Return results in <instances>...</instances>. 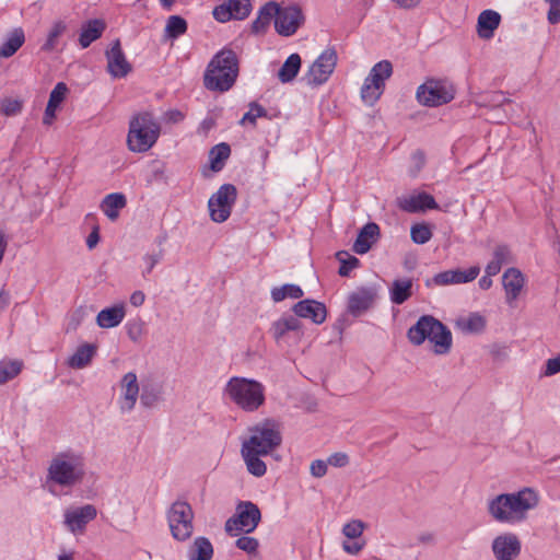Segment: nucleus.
<instances>
[{
	"label": "nucleus",
	"instance_id": "nucleus-1",
	"mask_svg": "<svg viewBox=\"0 0 560 560\" xmlns=\"http://www.w3.org/2000/svg\"><path fill=\"white\" fill-rule=\"evenodd\" d=\"M539 501L538 492L533 488L525 487L489 499L487 511L490 517L498 523L518 525L528 520L529 513L538 506Z\"/></svg>",
	"mask_w": 560,
	"mask_h": 560
},
{
	"label": "nucleus",
	"instance_id": "nucleus-2",
	"mask_svg": "<svg viewBox=\"0 0 560 560\" xmlns=\"http://www.w3.org/2000/svg\"><path fill=\"white\" fill-rule=\"evenodd\" d=\"M86 475V458L82 451L66 448L56 453L49 460L46 481L49 486L72 489L80 485Z\"/></svg>",
	"mask_w": 560,
	"mask_h": 560
},
{
	"label": "nucleus",
	"instance_id": "nucleus-3",
	"mask_svg": "<svg viewBox=\"0 0 560 560\" xmlns=\"http://www.w3.org/2000/svg\"><path fill=\"white\" fill-rule=\"evenodd\" d=\"M408 340L413 346L428 341L435 354L450 352L453 345L451 330L439 319L431 315L421 316L407 331Z\"/></svg>",
	"mask_w": 560,
	"mask_h": 560
},
{
	"label": "nucleus",
	"instance_id": "nucleus-4",
	"mask_svg": "<svg viewBox=\"0 0 560 560\" xmlns=\"http://www.w3.org/2000/svg\"><path fill=\"white\" fill-rule=\"evenodd\" d=\"M161 135V125L150 110L135 113L129 120L127 147L133 153L149 151Z\"/></svg>",
	"mask_w": 560,
	"mask_h": 560
},
{
	"label": "nucleus",
	"instance_id": "nucleus-5",
	"mask_svg": "<svg viewBox=\"0 0 560 560\" xmlns=\"http://www.w3.org/2000/svg\"><path fill=\"white\" fill-rule=\"evenodd\" d=\"M223 393L246 412L257 411L266 400L265 386L254 378L233 376L226 382Z\"/></svg>",
	"mask_w": 560,
	"mask_h": 560
},
{
	"label": "nucleus",
	"instance_id": "nucleus-6",
	"mask_svg": "<svg viewBox=\"0 0 560 560\" xmlns=\"http://www.w3.org/2000/svg\"><path fill=\"white\" fill-rule=\"evenodd\" d=\"M249 432L250 435L243 442L241 450L267 455L277 448L282 441L278 425L271 420H265L264 422L250 428Z\"/></svg>",
	"mask_w": 560,
	"mask_h": 560
},
{
	"label": "nucleus",
	"instance_id": "nucleus-7",
	"mask_svg": "<svg viewBox=\"0 0 560 560\" xmlns=\"http://www.w3.org/2000/svg\"><path fill=\"white\" fill-rule=\"evenodd\" d=\"M167 523L175 540H188L194 533V511L190 504L186 501L172 503L167 511Z\"/></svg>",
	"mask_w": 560,
	"mask_h": 560
},
{
	"label": "nucleus",
	"instance_id": "nucleus-8",
	"mask_svg": "<svg viewBox=\"0 0 560 560\" xmlns=\"http://www.w3.org/2000/svg\"><path fill=\"white\" fill-rule=\"evenodd\" d=\"M260 520L261 513L258 506L250 501H244L238 503L235 514L225 522V530L231 536L240 532L248 534L256 529Z\"/></svg>",
	"mask_w": 560,
	"mask_h": 560
},
{
	"label": "nucleus",
	"instance_id": "nucleus-9",
	"mask_svg": "<svg viewBox=\"0 0 560 560\" xmlns=\"http://www.w3.org/2000/svg\"><path fill=\"white\" fill-rule=\"evenodd\" d=\"M237 198V190L232 184L222 185L208 201L209 215L213 222H225Z\"/></svg>",
	"mask_w": 560,
	"mask_h": 560
},
{
	"label": "nucleus",
	"instance_id": "nucleus-10",
	"mask_svg": "<svg viewBox=\"0 0 560 560\" xmlns=\"http://www.w3.org/2000/svg\"><path fill=\"white\" fill-rule=\"evenodd\" d=\"M417 100L424 106H440L453 100V92L444 82L428 80L417 90Z\"/></svg>",
	"mask_w": 560,
	"mask_h": 560
},
{
	"label": "nucleus",
	"instance_id": "nucleus-11",
	"mask_svg": "<svg viewBox=\"0 0 560 560\" xmlns=\"http://www.w3.org/2000/svg\"><path fill=\"white\" fill-rule=\"evenodd\" d=\"M304 16L301 9L296 5L280 8L275 20L276 32L281 36H292L303 24Z\"/></svg>",
	"mask_w": 560,
	"mask_h": 560
},
{
	"label": "nucleus",
	"instance_id": "nucleus-12",
	"mask_svg": "<svg viewBox=\"0 0 560 560\" xmlns=\"http://www.w3.org/2000/svg\"><path fill=\"white\" fill-rule=\"evenodd\" d=\"M491 550L495 560H516L521 555L522 542L514 533H502L494 537Z\"/></svg>",
	"mask_w": 560,
	"mask_h": 560
},
{
	"label": "nucleus",
	"instance_id": "nucleus-13",
	"mask_svg": "<svg viewBox=\"0 0 560 560\" xmlns=\"http://www.w3.org/2000/svg\"><path fill=\"white\" fill-rule=\"evenodd\" d=\"M97 515V510L92 504H85L80 508H71L65 511L63 524L68 530L74 535L83 534L86 525Z\"/></svg>",
	"mask_w": 560,
	"mask_h": 560
},
{
	"label": "nucleus",
	"instance_id": "nucleus-14",
	"mask_svg": "<svg viewBox=\"0 0 560 560\" xmlns=\"http://www.w3.org/2000/svg\"><path fill=\"white\" fill-rule=\"evenodd\" d=\"M252 12V3L249 0H226L213 9V18L225 23L230 20H245Z\"/></svg>",
	"mask_w": 560,
	"mask_h": 560
},
{
	"label": "nucleus",
	"instance_id": "nucleus-15",
	"mask_svg": "<svg viewBox=\"0 0 560 560\" xmlns=\"http://www.w3.org/2000/svg\"><path fill=\"white\" fill-rule=\"evenodd\" d=\"M120 395L118 398L119 410L128 413L133 410L139 397V383L135 372L126 373L119 383Z\"/></svg>",
	"mask_w": 560,
	"mask_h": 560
},
{
	"label": "nucleus",
	"instance_id": "nucleus-16",
	"mask_svg": "<svg viewBox=\"0 0 560 560\" xmlns=\"http://www.w3.org/2000/svg\"><path fill=\"white\" fill-rule=\"evenodd\" d=\"M390 74L392 72H371L365 78L360 93L365 105L373 106L380 100Z\"/></svg>",
	"mask_w": 560,
	"mask_h": 560
},
{
	"label": "nucleus",
	"instance_id": "nucleus-17",
	"mask_svg": "<svg viewBox=\"0 0 560 560\" xmlns=\"http://www.w3.org/2000/svg\"><path fill=\"white\" fill-rule=\"evenodd\" d=\"M377 291L374 288H359L348 296V311L353 316H360L374 303Z\"/></svg>",
	"mask_w": 560,
	"mask_h": 560
},
{
	"label": "nucleus",
	"instance_id": "nucleus-18",
	"mask_svg": "<svg viewBox=\"0 0 560 560\" xmlns=\"http://www.w3.org/2000/svg\"><path fill=\"white\" fill-rule=\"evenodd\" d=\"M397 206L406 212L416 213L428 209H434L436 207V202L431 195L427 192H419L397 198Z\"/></svg>",
	"mask_w": 560,
	"mask_h": 560
},
{
	"label": "nucleus",
	"instance_id": "nucleus-19",
	"mask_svg": "<svg viewBox=\"0 0 560 560\" xmlns=\"http://www.w3.org/2000/svg\"><path fill=\"white\" fill-rule=\"evenodd\" d=\"M295 317L308 318L315 324H322L326 319V307L315 300H302L293 306Z\"/></svg>",
	"mask_w": 560,
	"mask_h": 560
},
{
	"label": "nucleus",
	"instance_id": "nucleus-20",
	"mask_svg": "<svg viewBox=\"0 0 560 560\" xmlns=\"http://www.w3.org/2000/svg\"><path fill=\"white\" fill-rule=\"evenodd\" d=\"M525 279L516 268H509L502 276V285L505 291L506 303L512 304L524 288Z\"/></svg>",
	"mask_w": 560,
	"mask_h": 560
},
{
	"label": "nucleus",
	"instance_id": "nucleus-21",
	"mask_svg": "<svg viewBox=\"0 0 560 560\" xmlns=\"http://www.w3.org/2000/svg\"><path fill=\"white\" fill-rule=\"evenodd\" d=\"M278 12V3L269 1L265 3L257 13L256 19L252 22L250 32L254 35H264L268 31L271 21L276 20Z\"/></svg>",
	"mask_w": 560,
	"mask_h": 560
},
{
	"label": "nucleus",
	"instance_id": "nucleus-22",
	"mask_svg": "<svg viewBox=\"0 0 560 560\" xmlns=\"http://www.w3.org/2000/svg\"><path fill=\"white\" fill-rule=\"evenodd\" d=\"M301 327V320L295 317V315L285 314L273 322L270 331L276 341L280 342L284 340L289 332H294L296 336H300Z\"/></svg>",
	"mask_w": 560,
	"mask_h": 560
},
{
	"label": "nucleus",
	"instance_id": "nucleus-23",
	"mask_svg": "<svg viewBox=\"0 0 560 560\" xmlns=\"http://www.w3.org/2000/svg\"><path fill=\"white\" fill-rule=\"evenodd\" d=\"M380 237V226L374 222L366 223L358 234V237L353 244V250L363 255L368 253L373 244L377 242Z\"/></svg>",
	"mask_w": 560,
	"mask_h": 560
},
{
	"label": "nucleus",
	"instance_id": "nucleus-24",
	"mask_svg": "<svg viewBox=\"0 0 560 560\" xmlns=\"http://www.w3.org/2000/svg\"><path fill=\"white\" fill-rule=\"evenodd\" d=\"M501 15L493 10H483L477 21V34L481 39H491L499 27Z\"/></svg>",
	"mask_w": 560,
	"mask_h": 560
},
{
	"label": "nucleus",
	"instance_id": "nucleus-25",
	"mask_svg": "<svg viewBox=\"0 0 560 560\" xmlns=\"http://www.w3.org/2000/svg\"><path fill=\"white\" fill-rule=\"evenodd\" d=\"M238 72H205L203 83L208 90L225 92L234 84Z\"/></svg>",
	"mask_w": 560,
	"mask_h": 560
},
{
	"label": "nucleus",
	"instance_id": "nucleus-26",
	"mask_svg": "<svg viewBox=\"0 0 560 560\" xmlns=\"http://www.w3.org/2000/svg\"><path fill=\"white\" fill-rule=\"evenodd\" d=\"M125 316V305L120 303L102 310L96 316V324L101 328H114L124 320Z\"/></svg>",
	"mask_w": 560,
	"mask_h": 560
},
{
	"label": "nucleus",
	"instance_id": "nucleus-27",
	"mask_svg": "<svg viewBox=\"0 0 560 560\" xmlns=\"http://www.w3.org/2000/svg\"><path fill=\"white\" fill-rule=\"evenodd\" d=\"M513 262V255L509 246L500 244L493 249L492 259L486 266L485 272L497 276L504 265Z\"/></svg>",
	"mask_w": 560,
	"mask_h": 560
},
{
	"label": "nucleus",
	"instance_id": "nucleus-28",
	"mask_svg": "<svg viewBox=\"0 0 560 560\" xmlns=\"http://www.w3.org/2000/svg\"><path fill=\"white\" fill-rule=\"evenodd\" d=\"M127 206V198L121 192H112L104 197L100 208L104 214L110 220L116 221L119 212Z\"/></svg>",
	"mask_w": 560,
	"mask_h": 560
},
{
	"label": "nucleus",
	"instance_id": "nucleus-29",
	"mask_svg": "<svg viewBox=\"0 0 560 560\" xmlns=\"http://www.w3.org/2000/svg\"><path fill=\"white\" fill-rule=\"evenodd\" d=\"M240 62L236 52L224 48L209 62L207 70H238Z\"/></svg>",
	"mask_w": 560,
	"mask_h": 560
},
{
	"label": "nucleus",
	"instance_id": "nucleus-30",
	"mask_svg": "<svg viewBox=\"0 0 560 560\" xmlns=\"http://www.w3.org/2000/svg\"><path fill=\"white\" fill-rule=\"evenodd\" d=\"M96 353V346L84 343L77 348L74 353L68 359V366L77 370L86 368Z\"/></svg>",
	"mask_w": 560,
	"mask_h": 560
},
{
	"label": "nucleus",
	"instance_id": "nucleus-31",
	"mask_svg": "<svg viewBox=\"0 0 560 560\" xmlns=\"http://www.w3.org/2000/svg\"><path fill=\"white\" fill-rule=\"evenodd\" d=\"M213 557V546L210 540L203 536L195 538L187 549L188 560H211Z\"/></svg>",
	"mask_w": 560,
	"mask_h": 560
},
{
	"label": "nucleus",
	"instance_id": "nucleus-32",
	"mask_svg": "<svg viewBox=\"0 0 560 560\" xmlns=\"http://www.w3.org/2000/svg\"><path fill=\"white\" fill-rule=\"evenodd\" d=\"M106 25L102 20H91L82 26L79 43L82 48L89 47L94 40L100 38Z\"/></svg>",
	"mask_w": 560,
	"mask_h": 560
},
{
	"label": "nucleus",
	"instance_id": "nucleus-33",
	"mask_svg": "<svg viewBox=\"0 0 560 560\" xmlns=\"http://www.w3.org/2000/svg\"><path fill=\"white\" fill-rule=\"evenodd\" d=\"M487 326V319L479 313H470L467 317L457 320L459 327L466 334H481Z\"/></svg>",
	"mask_w": 560,
	"mask_h": 560
},
{
	"label": "nucleus",
	"instance_id": "nucleus-34",
	"mask_svg": "<svg viewBox=\"0 0 560 560\" xmlns=\"http://www.w3.org/2000/svg\"><path fill=\"white\" fill-rule=\"evenodd\" d=\"M412 281L410 279H397L389 289L390 301L394 304H402L411 296Z\"/></svg>",
	"mask_w": 560,
	"mask_h": 560
},
{
	"label": "nucleus",
	"instance_id": "nucleus-35",
	"mask_svg": "<svg viewBox=\"0 0 560 560\" xmlns=\"http://www.w3.org/2000/svg\"><path fill=\"white\" fill-rule=\"evenodd\" d=\"M108 70H131V66L125 58L119 40H115L107 51Z\"/></svg>",
	"mask_w": 560,
	"mask_h": 560
},
{
	"label": "nucleus",
	"instance_id": "nucleus-36",
	"mask_svg": "<svg viewBox=\"0 0 560 560\" xmlns=\"http://www.w3.org/2000/svg\"><path fill=\"white\" fill-rule=\"evenodd\" d=\"M25 36L22 28H14L0 46V57H11L24 44Z\"/></svg>",
	"mask_w": 560,
	"mask_h": 560
},
{
	"label": "nucleus",
	"instance_id": "nucleus-37",
	"mask_svg": "<svg viewBox=\"0 0 560 560\" xmlns=\"http://www.w3.org/2000/svg\"><path fill=\"white\" fill-rule=\"evenodd\" d=\"M23 369V361L4 358L0 361V385L15 378Z\"/></svg>",
	"mask_w": 560,
	"mask_h": 560
},
{
	"label": "nucleus",
	"instance_id": "nucleus-38",
	"mask_svg": "<svg viewBox=\"0 0 560 560\" xmlns=\"http://www.w3.org/2000/svg\"><path fill=\"white\" fill-rule=\"evenodd\" d=\"M231 154L230 145L222 142L214 145L209 152L210 168L219 172L223 168L225 161Z\"/></svg>",
	"mask_w": 560,
	"mask_h": 560
},
{
	"label": "nucleus",
	"instance_id": "nucleus-39",
	"mask_svg": "<svg viewBox=\"0 0 560 560\" xmlns=\"http://www.w3.org/2000/svg\"><path fill=\"white\" fill-rule=\"evenodd\" d=\"M241 454L249 474L255 477H262L266 474L267 466L259 458L261 456L260 454L252 453L247 450H241Z\"/></svg>",
	"mask_w": 560,
	"mask_h": 560
},
{
	"label": "nucleus",
	"instance_id": "nucleus-40",
	"mask_svg": "<svg viewBox=\"0 0 560 560\" xmlns=\"http://www.w3.org/2000/svg\"><path fill=\"white\" fill-rule=\"evenodd\" d=\"M338 62V54L334 47L326 48L313 62L311 70H332Z\"/></svg>",
	"mask_w": 560,
	"mask_h": 560
},
{
	"label": "nucleus",
	"instance_id": "nucleus-41",
	"mask_svg": "<svg viewBox=\"0 0 560 560\" xmlns=\"http://www.w3.org/2000/svg\"><path fill=\"white\" fill-rule=\"evenodd\" d=\"M187 31V22L179 15H171L166 20L164 36L174 39L185 34Z\"/></svg>",
	"mask_w": 560,
	"mask_h": 560
},
{
	"label": "nucleus",
	"instance_id": "nucleus-42",
	"mask_svg": "<svg viewBox=\"0 0 560 560\" xmlns=\"http://www.w3.org/2000/svg\"><path fill=\"white\" fill-rule=\"evenodd\" d=\"M303 296V290L296 284H283L281 287H275L271 290V298L275 302H281L287 298L300 299Z\"/></svg>",
	"mask_w": 560,
	"mask_h": 560
},
{
	"label": "nucleus",
	"instance_id": "nucleus-43",
	"mask_svg": "<svg viewBox=\"0 0 560 560\" xmlns=\"http://www.w3.org/2000/svg\"><path fill=\"white\" fill-rule=\"evenodd\" d=\"M24 103L18 97H3L0 101V110L7 117H14L22 113Z\"/></svg>",
	"mask_w": 560,
	"mask_h": 560
},
{
	"label": "nucleus",
	"instance_id": "nucleus-44",
	"mask_svg": "<svg viewBox=\"0 0 560 560\" xmlns=\"http://www.w3.org/2000/svg\"><path fill=\"white\" fill-rule=\"evenodd\" d=\"M337 259L340 262V268L338 270V273L341 277H347L349 273L355 269L359 266V259L352 255H350L348 252H338L336 254Z\"/></svg>",
	"mask_w": 560,
	"mask_h": 560
},
{
	"label": "nucleus",
	"instance_id": "nucleus-45",
	"mask_svg": "<svg viewBox=\"0 0 560 560\" xmlns=\"http://www.w3.org/2000/svg\"><path fill=\"white\" fill-rule=\"evenodd\" d=\"M366 525L361 520H351L342 527V534L349 539L360 538Z\"/></svg>",
	"mask_w": 560,
	"mask_h": 560
},
{
	"label": "nucleus",
	"instance_id": "nucleus-46",
	"mask_svg": "<svg viewBox=\"0 0 560 560\" xmlns=\"http://www.w3.org/2000/svg\"><path fill=\"white\" fill-rule=\"evenodd\" d=\"M411 240L416 244H425L432 237V232L427 224H415L410 229Z\"/></svg>",
	"mask_w": 560,
	"mask_h": 560
},
{
	"label": "nucleus",
	"instance_id": "nucleus-47",
	"mask_svg": "<svg viewBox=\"0 0 560 560\" xmlns=\"http://www.w3.org/2000/svg\"><path fill=\"white\" fill-rule=\"evenodd\" d=\"M267 110L259 105L256 102H252L249 104V110L244 114L243 118L241 119V124L244 125L245 122H249L253 126H256V120L259 117H266Z\"/></svg>",
	"mask_w": 560,
	"mask_h": 560
},
{
	"label": "nucleus",
	"instance_id": "nucleus-48",
	"mask_svg": "<svg viewBox=\"0 0 560 560\" xmlns=\"http://www.w3.org/2000/svg\"><path fill=\"white\" fill-rule=\"evenodd\" d=\"M68 93V88L65 83L59 82L52 89L49 95L47 105L59 108L60 104L65 101Z\"/></svg>",
	"mask_w": 560,
	"mask_h": 560
},
{
	"label": "nucleus",
	"instance_id": "nucleus-49",
	"mask_svg": "<svg viewBox=\"0 0 560 560\" xmlns=\"http://www.w3.org/2000/svg\"><path fill=\"white\" fill-rule=\"evenodd\" d=\"M235 545L238 549L247 552L248 555H254L257 552L259 547V542L256 538L249 536H242L236 541Z\"/></svg>",
	"mask_w": 560,
	"mask_h": 560
},
{
	"label": "nucleus",
	"instance_id": "nucleus-50",
	"mask_svg": "<svg viewBox=\"0 0 560 560\" xmlns=\"http://www.w3.org/2000/svg\"><path fill=\"white\" fill-rule=\"evenodd\" d=\"M330 73L331 72H306L301 80L310 86H318L329 79Z\"/></svg>",
	"mask_w": 560,
	"mask_h": 560
},
{
	"label": "nucleus",
	"instance_id": "nucleus-51",
	"mask_svg": "<svg viewBox=\"0 0 560 560\" xmlns=\"http://www.w3.org/2000/svg\"><path fill=\"white\" fill-rule=\"evenodd\" d=\"M66 25L61 22L55 23L51 27L47 42L45 44V48L54 49L57 43L58 37L65 32Z\"/></svg>",
	"mask_w": 560,
	"mask_h": 560
},
{
	"label": "nucleus",
	"instance_id": "nucleus-52",
	"mask_svg": "<svg viewBox=\"0 0 560 560\" xmlns=\"http://www.w3.org/2000/svg\"><path fill=\"white\" fill-rule=\"evenodd\" d=\"M328 463L323 459H315L311 463L310 472L315 478H322L327 474Z\"/></svg>",
	"mask_w": 560,
	"mask_h": 560
},
{
	"label": "nucleus",
	"instance_id": "nucleus-53",
	"mask_svg": "<svg viewBox=\"0 0 560 560\" xmlns=\"http://www.w3.org/2000/svg\"><path fill=\"white\" fill-rule=\"evenodd\" d=\"M480 272L478 266H471L465 271L457 270V283H466L477 278Z\"/></svg>",
	"mask_w": 560,
	"mask_h": 560
},
{
	"label": "nucleus",
	"instance_id": "nucleus-54",
	"mask_svg": "<svg viewBox=\"0 0 560 560\" xmlns=\"http://www.w3.org/2000/svg\"><path fill=\"white\" fill-rule=\"evenodd\" d=\"M549 4L548 21L551 24L560 22V0H545Z\"/></svg>",
	"mask_w": 560,
	"mask_h": 560
},
{
	"label": "nucleus",
	"instance_id": "nucleus-55",
	"mask_svg": "<svg viewBox=\"0 0 560 560\" xmlns=\"http://www.w3.org/2000/svg\"><path fill=\"white\" fill-rule=\"evenodd\" d=\"M349 456L343 452H337L328 456L327 463L334 467H345L349 464Z\"/></svg>",
	"mask_w": 560,
	"mask_h": 560
},
{
	"label": "nucleus",
	"instance_id": "nucleus-56",
	"mask_svg": "<svg viewBox=\"0 0 560 560\" xmlns=\"http://www.w3.org/2000/svg\"><path fill=\"white\" fill-rule=\"evenodd\" d=\"M560 372V353L551 359H548L545 364V376H551Z\"/></svg>",
	"mask_w": 560,
	"mask_h": 560
},
{
	"label": "nucleus",
	"instance_id": "nucleus-57",
	"mask_svg": "<svg viewBox=\"0 0 560 560\" xmlns=\"http://www.w3.org/2000/svg\"><path fill=\"white\" fill-rule=\"evenodd\" d=\"M301 57L299 54L290 55L287 60L280 66L279 70H300Z\"/></svg>",
	"mask_w": 560,
	"mask_h": 560
},
{
	"label": "nucleus",
	"instance_id": "nucleus-58",
	"mask_svg": "<svg viewBox=\"0 0 560 560\" xmlns=\"http://www.w3.org/2000/svg\"><path fill=\"white\" fill-rule=\"evenodd\" d=\"M161 253L159 254H147L143 256V261L145 264V270L143 271V276H147L152 272L154 267L161 260Z\"/></svg>",
	"mask_w": 560,
	"mask_h": 560
},
{
	"label": "nucleus",
	"instance_id": "nucleus-59",
	"mask_svg": "<svg viewBox=\"0 0 560 560\" xmlns=\"http://www.w3.org/2000/svg\"><path fill=\"white\" fill-rule=\"evenodd\" d=\"M159 399V396L156 393L148 389H143L141 396H140V402L145 408L153 407Z\"/></svg>",
	"mask_w": 560,
	"mask_h": 560
},
{
	"label": "nucleus",
	"instance_id": "nucleus-60",
	"mask_svg": "<svg viewBox=\"0 0 560 560\" xmlns=\"http://www.w3.org/2000/svg\"><path fill=\"white\" fill-rule=\"evenodd\" d=\"M434 282L440 285L451 284L455 282V270H447L438 273L434 277Z\"/></svg>",
	"mask_w": 560,
	"mask_h": 560
},
{
	"label": "nucleus",
	"instance_id": "nucleus-61",
	"mask_svg": "<svg viewBox=\"0 0 560 560\" xmlns=\"http://www.w3.org/2000/svg\"><path fill=\"white\" fill-rule=\"evenodd\" d=\"M489 102L492 107L512 106L511 101L506 98L504 94L501 92H495L491 94V98Z\"/></svg>",
	"mask_w": 560,
	"mask_h": 560
},
{
	"label": "nucleus",
	"instance_id": "nucleus-62",
	"mask_svg": "<svg viewBox=\"0 0 560 560\" xmlns=\"http://www.w3.org/2000/svg\"><path fill=\"white\" fill-rule=\"evenodd\" d=\"M185 118L184 113L178 109H170L164 114V120L168 124H178Z\"/></svg>",
	"mask_w": 560,
	"mask_h": 560
},
{
	"label": "nucleus",
	"instance_id": "nucleus-63",
	"mask_svg": "<svg viewBox=\"0 0 560 560\" xmlns=\"http://www.w3.org/2000/svg\"><path fill=\"white\" fill-rule=\"evenodd\" d=\"M365 546V541L364 540H361V541H354V542H343L342 544V549L349 553V555H358L361 552V550L364 548Z\"/></svg>",
	"mask_w": 560,
	"mask_h": 560
},
{
	"label": "nucleus",
	"instance_id": "nucleus-64",
	"mask_svg": "<svg viewBox=\"0 0 560 560\" xmlns=\"http://www.w3.org/2000/svg\"><path fill=\"white\" fill-rule=\"evenodd\" d=\"M490 353L494 359L504 360L508 358L509 348L504 345H492L490 348Z\"/></svg>",
	"mask_w": 560,
	"mask_h": 560
}]
</instances>
